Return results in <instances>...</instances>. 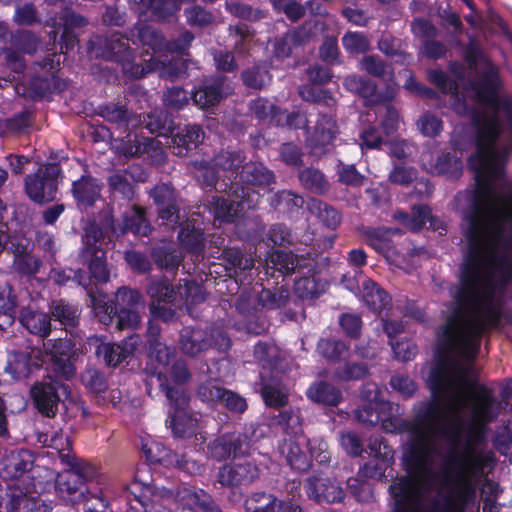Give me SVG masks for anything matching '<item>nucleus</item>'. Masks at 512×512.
I'll list each match as a JSON object with an SVG mask.
<instances>
[{"label":"nucleus","instance_id":"774afa93","mask_svg":"<svg viewBox=\"0 0 512 512\" xmlns=\"http://www.w3.org/2000/svg\"><path fill=\"white\" fill-rule=\"evenodd\" d=\"M367 374L366 366L357 363H347L336 372V377L343 381L358 380Z\"/></svg>","mask_w":512,"mask_h":512},{"label":"nucleus","instance_id":"5701e85b","mask_svg":"<svg viewBox=\"0 0 512 512\" xmlns=\"http://www.w3.org/2000/svg\"><path fill=\"white\" fill-rule=\"evenodd\" d=\"M83 487L80 476L71 470L59 473L56 478V490L59 496L65 500L83 501L85 498Z\"/></svg>","mask_w":512,"mask_h":512},{"label":"nucleus","instance_id":"5fc2aeb1","mask_svg":"<svg viewBox=\"0 0 512 512\" xmlns=\"http://www.w3.org/2000/svg\"><path fill=\"white\" fill-rule=\"evenodd\" d=\"M271 203L276 209L285 212L302 207L304 200L290 191H282L273 197Z\"/></svg>","mask_w":512,"mask_h":512},{"label":"nucleus","instance_id":"393cba45","mask_svg":"<svg viewBox=\"0 0 512 512\" xmlns=\"http://www.w3.org/2000/svg\"><path fill=\"white\" fill-rule=\"evenodd\" d=\"M136 345L137 338L132 336L122 344L101 343L96 353L102 355L108 365L117 366L135 350Z\"/></svg>","mask_w":512,"mask_h":512},{"label":"nucleus","instance_id":"680f3d73","mask_svg":"<svg viewBox=\"0 0 512 512\" xmlns=\"http://www.w3.org/2000/svg\"><path fill=\"white\" fill-rule=\"evenodd\" d=\"M461 162L455 156L444 154L438 157L434 170L438 174L458 175L461 170Z\"/></svg>","mask_w":512,"mask_h":512},{"label":"nucleus","instance_id":"dca6fc26","mask_svg":"<svg viewBox=\"0 0 512 512\" xmlns=\"http://www.w3.org/2000/svg\"><path fill=\"white\" fill-rule=\"evenodd\" d=\"M252 112L260 119H269L277 125L300 128L305 126L307 120L303 114H286L277 110L276 106L267 99H256L251 104Z\"/></svg>","mask_w":512,"mask_h":512},{"label":"nucleus","instance_id":"cd10ccee","mask_svg":"<svg viewBox=\"0 0 512 512\" xmlns=\"http://www.w3.org/2000/svg\"><path fill=\"white\" fill-rule=\"evenodd\" d=\"M204 133L197 125H187L172 137L177 155H184L188 150L196 148L202 141Z\"/></svg>","mask_w":512,"mask_h":512},{"label":"nucleus","instance_id":"c85d7f7f","mask_svg":"<svg viewBox=\"0 0 512 512\" xmlns=\"http://www.w3.org/2000/svg\"><path fill=\"white\" fill-rule=\"evenodd\" d=\"M21 324L32 333L45 337L50 332V319L46 313L24 309L20 316Z\"/></svg>","mask_w":512,"mask_h":512},{"label":"nucleus","instance_id":"338daca9","mask_svg":"<svg viewBox=\"0 0 512 512\" xmlns=\"http://www.w3.org/2000/svg\"><path fill=\"white\" fill-rule=\"evenodd\" d=\"M187 22L192 26H207L213 22L211 13L199 6H193L185 11Z\"/></svg>","mask_w":512,"mask_h":512},{"label":"nucleus","instance_id":"37998d69","mask_svg":"<svg viewBox=\"0 0 512 512\" xmlns=\"http://www.w3.org/2000/svg\"><path fill=\"white\" fill-rule=\"evenodd\" d=\"M41 262L26 251V247L19 246L14 251V268L22 274L38 272Z\"/></svg>","mask_w":512,"mask_h":512},{"label":"nucleus","instance_id":"7c9ffc66","mask_svg":"<svg viewBox=\"0 0 512 512\" xmlns=\"http://www.w3.org/2000/svg\"><path fill=\"white\" fill-rule=\"evenodd\" d=\"M210 341L205 338L201 330L184 328L180 336V346L182 351L190 356H194L210 346Z\"/></svg>","mask_w":512,"mask_h":512},{"label":"nucleus","instance_id":"f3484780","mask_svg":"<svg viewBox=\"0 0 512 512\" xmlns=\"http://www.w3.org/2000/svg\"><path fill=\"white\" fill-rule=\"evenodd\" d=\"M232 91L233 88L225 77H217L206 80L203 86L193 93L192 99L199 108L205 109L216 105Z\"/></svg>","mask_w":512,"mask_h":512},{"label":"nucleus","instance_id":"de8ad7c7","mask_svg":"<svg viewBox=\"0 0 512 512\" xmlns=\"http://www.w3.org/2000/svg\"><path fill=\"white\" fill-rule=\"evenodd\" d=\"M262 397L266 405L281 407L288 401V391L281 383L266 384L262 388Z\"/></svg>","mask_w":512,"mask_h":512},{"label":"nucleus","instance_id":"1a4fd4ad","mask_svg":"<svg viewBox=\"0 0 512 512\" xmlns=\"http://www.w3.org/2000/svg\"><path fill=\"white\" fill-rule=\"evenodd\" d=\"M166 397L173 409L170 411V427L174 435L178 437L193 435L197 428V420L185 412L189 400L186 392L183 389L167 387Z\"/></svg>","mask_w":512,"mask_h":512},{"label":"nucleus","instance_id":"2f4dec72","mask_svg":"<svg viewBox=\"0 0 512 512\" xmlns=\"http://www.w3.org/2000/svg\"><path fill=\"white\" fill-rule=\"evenodd\" d=\"M242 182L254 186H266L273 181V175L261 163H246L239 174Z\"/></svg>","mask_w":512,"mask_h":512},{"label":"nucleus","instance_id":"0e129e2a","mask_svg":"<svg viewBox=\"0 0 512 512\" xmlns=\"http://www.w3.org/2000/svg\"><path fill=\"white\" fill-rule=\"evenodd\" d=\"M273 7L285 13L292 21L298 20L304 14V8L295 0H270Z\"/></svg>","mask_w":512,"mask_h":512},{"label":"nucleus","instance_id":"3c124183","mask_svg":"<svg viewBox=\"0 0 512 512\" xmlns=\"http://www.w3.org/2000/svg\"><path fill=\"white\" fill-rule=\"evenodd\" d=\"M179 240L181 244L193 253H199L204 247L203 233L200 229L188 225L183 227L179 233Z\"/></svg>","mask_w":512,"mask_h":512},{"label":"nucleus","instance_id":"09e8293b","mask_svg":"<svg viewBox=\"0 0 512 512\" xmlns=\"http://www.w3.org/2000/svg\"><path fill=\"white\" fill-rule=\"evenodd\" d=\"M249 512H277L280 505L272 494L254 493L247 501Z\"/></svg>","mask_w":512,"mask_h":512},{"label":"nucleus","instance_id":"bb28decb","mask_svg":"<svg viewBox=\"0 0 512 512\" xmlns=\"http://www.w3.org/2000/svg\"><path fill=\"white\" fill-rule=\"evenodd\" d=\"M120 151L125 156H139L142 154H148L152 156L151 152H153L156 156L162 154L161 142L156 139H150L145 137H138L134 135L131 138L129 135V140L127 143H124L121 147H119Z\"/></svg>","mask_w":512,"mask_h":512},{"label":"nucleus","instance_id":"a19ab883","mask_svg":"<svg viewBox=\"0 0 512 512\" xmlns=\"http://www.w3.org/2000/svg\"><path fill=\"white\" fill-rule=\"evenodd\" d=\"M243 159L244 157L241 152L225 151L216 156L214 165L222 169L226 178L236 179L238 177L236 169L242 163Z\"/></svg>","mask_w":512,"mask_h":512},{"label":"nucleus","instance_id":"bf43d9fd","mask_svg":"<svg viewBox=\"0 0 512 512\" xmlns=\"http://www.w3.org/2000/svg\"><path fill=\"white\" fill-rule=\"evenodd\" d=\"M377 114L382 118L381 126L386 135H390L398 129L399 116L394 108L388 105L380 107Z\"/></svg>","mask_w":512,"mask_h":512},{"label":"nucleus","instance_id":"6e6d98bb","mask_svg":"<svg viewBox=\"0 0 512 512\" xmlns=\"http://www.w3.org/2000/svg\"><path fill=\"white\" fill-rule=\"evenodd\" d=\"M52 315L66 326H75L78 319L77 309L62 301L53 304Z\"/></svg>","mask_w":512,"mask_h":512},{"label":"nucleus","instance_id":"e433bc0d","mask_svg":"<svg viewBox=\"0 0 512 512\" xmlns=\"http://www.w3.org/2000/svg\"><path fill=\"white\" fill-rule=\"evenodd\" d=\"M40 365L38 362H31V356L27 353H15L10 358L5 370L14 379L20 380L29 375L32 366L38 367Z\"/></svg>","mask_w":512,"mask_h":512},{"label":"nucleus","instance_id":"864d4df0","mask_svg":"<svg viewBox=\"0 0 512 512\" xmlns=\"http://www.w3.org/2000/svg\"><path fill=\"white\" fill-rule=\"evenodd\" d=\"M360 69L375 77L388 80L393 78V73L390 71L389 67L376 56L364 57L360 62Z\"/></svg>","mask_w":512,"mask_h":512},{"label":"nucleus","instance_id":"412c9836","mask_svg":"<svg viewBox=\"0 0 512 512\" xmlns=\"http://www.w3.org/2000/svg\"><path fill=\"white\" fill-rule=\"evenodd\" d=\"M151 196L159 206V217L164 224L174 227L179 220V215L175 206V193L168 184L157 185L152 191Z\"/></svg>","mask_w":512,"mask_h":512},{"label":"nucleus","instance_id":"e2e57ef3","mask_svg":"<svg viewBox=\"0 0 512 512\" xmlns=\"http://www.w3.org/2000/svg\"><path fill=\"white\" fill-rule=\"evenodd\" d=\"M154 259L156 263L165 269H175L181 262V255L175 251H170L163 248H158L154 251Z\"/></svg>","mask_w":512,"mask_h":512},{"label":"nucleus","instance_id":"f03ea898","mask_svg":"<svg viewBox=\"0 0 512 512\" xmlns=\"http://www.w3.org/2000/svg\"><path fill=\"white\" fill-rule=\"evenodd\" d=\"M90 304L104 325H110L117 315L116 327L118 330L136 329L140 324L138 307L142 306L141 296L137 291L119 288L116 292V303H113L105 294L90 292Z\"/></svg>","mask_w":512,"mask_h":512},{"label":"nucleus","instance_id":"4c0bfd02","mask_svg":"<svg viewBox=\"0 0 512 512\" xmlns=\"http://www.w3.org/2000/svg\"><path fill=\"white\" fill-rule=\"evenodd\" d=\"M266 264L268 269L285 275L294 271L297 266V258L292 253L275 251L269 254Z\"/></svg>","mask_w":512,"mask_h":512},{"label":"nucleus","instance_id":"aec40b11","mask_svg":"<svg viewBox=\"0 0 512 512\" xmlns=\"http://www.w3.org/2000/svg\"><path fill=\"white\" fill-rule=\"evenodd\" d=\"M368 450L372 457L380 460L382 463L380 466H372L370 463L366 464L363 467V473L368 477L380 478L384 474L385 468L392 463L394 451L384 443L380 436L370 437Z\"/></svg>","mask_w":512,"mask_h":512},{"label":"nucleus","instance_id":"a211bd4d","mask_svg":"<svg viewBox=\"0 0 512 512\" xmlns=\"http://www.w3.org/2000/svg\"><path fill=\"white\" fill-rule=\"evenodd\" d=\"M33 464V456L29 451H11L0 460V476L4 480H16L25 476Z\"/></svg>","mask_w":512,"mask_h":512},{"label":"nucleus","instance_id":"f8f14e48","mask_svg":"<svg viewBox=\"0 0 512 512\" xmlns=\"http://www.w3.org/2000/svg\"><path fill=\"white\" fill-rule=\"evenodd\" d=\"M211 458L222 461L233 456V459L252 455V442L246 434H225L208 445Z\"/></svg>","mask_w":512,"mask_h":512},{"label":"nucleus","instance_id":"13d9d810","mask_svg":"<svg viewBox=\"0 0 512 512\" xmlns=\"http://www.w3.org/2000/svg\"><path fill=\"white\" fill-rule=\"evenodd\" d=\"M194 0H152L151 5L154 13L162 19H166L176 13L181 4L190 3Z\"/></svg>","mask_w":512,"mask_h":512},{"label":"nucleus","instance_id":"423d86ee","mask_svg":"<svg viewBox=\"0 0 512 512\" xmlns=\"http://www.w3.org/2000/svg\"><path fill=\"white\" fill-rule=\"evenodd\" d=\"M152 302L172 303L174 306L187 307L196 305L205 300V294L202 287L196 282L183 280L179 283L177 290L170 287L167 280H153L147 290Z\"/></svg>","mask_w":512,"mask_h":512},{"label":"nucleus","instance_id":"9d476101","mask_svg":"<svg viewBox=\"0 0 512 512\" xmlns=\"http://www.w3.org/2000/svg\"><path fill=\"white\" fill-rule=\"evenodd\" d=\"M59 174V167L55 164H50L38 169L34 175L27 176L25 186L28 196L36 202L54 200Z\"/></svg>","mask_w":512,"mask_h":512},{"label":"nucleus","instance_id":"0eeeda50","mask_svg":"<svg viewBox=\"0 0 512 512\" xmlns=\"http://www.w3.org/2000/svg\"><path fill=\"white\" fill-rule=\"evenodd\" d=\"M252 447V455L235 458L232 462L221 466L217 473V481L221 486H246L256 481L260 476V469Z\"/></svg>","mask_w":512,"mask_h":512},{"label":"nucleus","instance_id":"b1692460","mask_svg":"<svg viewBox=\"0 0 512 512\" xmlns=\"http://www.w3.org/2000/svg\"><path fill=\"white\" fill-rule=\"evenodd\" d=\"M174 356V352L164 343L155 341L151 345L150 360L157 362L154 374L157 377L160 387L167 393L170 387L167 379L168 368Z\"/></svg>","mask_w":512,"mask_h":512},{"label":"nucleus","instance_id":"6ab92c4d","mask_svg":"<svg viewBox=\"0 0 512 512\" xmlns=\"http://www.w3.org/2000/svg\"><path fill=\"white\" fill-rule=\"evenodd\" d=\"M307 445V439L303 435H297L284 439L279 449L291 468L305 471L310 466V459L303 449Z\"/></svg>","mask_w":512,"mask_h":512},{"label":"nucleus","instance_id":"052dcab7","mask_svg":"<svg viewBox=\"0 0 512 512\" xmlns=\"http://www.w3.org/2000/svg\"><path fill=\"white\" fill-rule=\"evenodd\" d=\"M109 185L113 193L121 195L125 199H131L134 191L126 174L115 173L109 177Z\"/></svg>","mask_w":512,"mask_h":512},{"label":"nucleus","instance_id":"69168bd1","mask_svg":"<svg viewBox=\"0 0 512 512\" xmlns=\"http://www.w3.org/2000/svg\"><path fill=\"white\" fill-rule=\"evenodd\" d=\"M244 83L252 88H261L265 86L269 81L270 77L266 70L256 67L247 70L242 75Z\"/></svg>","mask_w":512,"mask_h":512},{"label":"nucleus","instance_id":"79ce46f5","mask_svg":"<svg viewBox=\"0 0 512 512\" xmlns=\"http://www.w3.org/2000/svg\"><path fill=\"white\" fill-rule=\"evenodd\" d=\"M394 217L410 230L417 231L430 219V209L427 206H417L413 208L412 216L397 212Z\"/></svg>","mask_w":512,"mask_h":512},{"label":"nucleus","instance_id":"f257e3e1","mask_svg":"<svg viewBox=\"0 0 512 512\" xmlns=\"http://www.w3.org/2000/svg\"><path fill=\"white\" fill-rule=\"evenodd\" d=\"M481 472H409L390 485L392 512H465Z\"/></svg>","mask_w":512,"mask_h":512},{"label":"nucleus","instance_id":"7ed1b4c3","mask_svg":"<svg viewBox=\"0 0 512 512\" xmlns=\"http://www.w3.org/2000/svg\"><path fill=\"white\" fill-rule=\"evenodd\" d=\"M106 47L108 57L120 62L123 72L130 77L139 78L147 72H158L160 77L172 79L183 72V61L168 55L153 56L149 60L144 59L147 62L146 67L134 64L128 40L119 35H112L107 40Z\"/></svg>","mask_w":512,"mask_h":512},{"label":"nucleus","instance_id":"a18cd8bd","mask_svg":"<svg viewBox=\"0 0 512 512\" xmlns=\"http://www.w3.org/2000/svg\"><path fill=\"white\" fill-rule=\"evenodd\" d=\"M254 357L263 367H274L282 358V352L275 344L259 343L255 347Z\"/></svg>","mask_w":512,"mask_h":512},{"label":"nucleus","instance_id":"9b49d317","mask_svg":"<svg viewBox=\"0 0 512 512\" xmlns=\"http://www.w3.org/2000/svg\"><path fill=\"white\" fill-rule=\"evenodd\" d=\"M32 398L37 409L48 417L54 416L58 411V404L70 395L68 385L58 381L35 384L31 389Z\"/></svg>","mask_w":512,"mask_h":512},{"label":"nucleus","instance_id":"4468645a","mask_svg":"<svg viewBox=\"0 0 512 512\" xmlns=\"http://www.w3.org/2000/svg\"><path fill=\"white\" fill-rule=\"evenodd\" d=\"M175 500L180 512H222L203 489L184 486L177 490Z\"/></svg>","mask_w":512,"mask_h":512},{"label":"nucleus","instance_id":"4d7b16f0","mask_svg":"<svg viewBox=\"0 0 512 512\" xmlns=\"http://www.w3.org/2000/svg\"><path fill=\"white\" fill-rule=\"evenodd\" d=\"M344 48L351 54L364 53L369 48V41L367 38L357 32H349L342 38Z\"/></svg>","mask_w":512,"mask_h":512},{"label":"nucleus","instance_id":"ea45409f","mask_svg":"<svg viewBox=\"0 0 512 512\" xmlns=\"http://www.w3.org/2000/svg\"><path fill=\"white\" fill-rule=\"evenodd\" d=\"M301 184L316 194H323L329 189V183L324 175L316 169H305L299 174Z\"/></svg>","mask_w":512,"mask_h":512},{"label":"nucleus","instance_id":"20e7f679","mask_svg":"<svg viewBox=\"0 0 512 512\" xmlns=\"http://www.w3.org/2000/svg\"><path fill=\"white\" fill-rule=\"evenodd\" d=\"M361 397L366 403L355 411L359 422L372 426L380 424L388 433L400 429L399 407L381 399L376 384H366L361 391Z\"/></svg>","mask_w":512,"mask_h":512},{"label":"nucleus","instance_id":"a878e982","mask_svg":"<svg viewBox=\"0 0 512 512\" xmlns=\"http://www.w3.org/2000/svg\"><path fill=\"white\" fill-rule=\"evenodd\" d=\"M73 195L82 206H91L99 197L101 185L91 176H83L73 183Z\"/></svg>","mask_w":512,"mask_h":512},{"label":"nucleus","instance_id":"4be33fe9","mask_svg":"<svg viewBox=\"0 0 512 512\" xmlns=\"http://www.w3.org/2000/svg\"><path fill=\"white\" fill-rule=\"evenodd\" d=\"M339 133L335 120L330 116H320L309 130L307 142L312 148H325L333 143Z\"/></svg>","mask_w":512,"mask_h":512},{"label":"nucleus","instance_id":"473e14b6","mask_svg":"<svg viewBox=\"0 0 512 512\" xmlns=\"http://www.w3.org/2000/svg\"><path fill=\"white\" fill-rule=\"evenodd\" d=\"M151 228L144 218V211L137 207H130L123 217V224L119 227L121 233L132 231L134 234L146 236Z\"/></svg>","mask_w":512,"mask_h":512},{"label":"nucleus","instance_id":"58836bf2","mask_svg":"<svg viewBox=\"0 0 512 512\" xmlns=\"http://www.w3.org/2000/svg\"><path fill=\"white\" fill-rule=\"evenodd\" d=\"M309 211L329 228H335L340 223L339 213L328 204L312 199L308 203Z\"/></svg>","mask_w":512,"mask_h":512},{"label":"nucleus","instance_id":"39448f33","mask_svg":"<svg viewBox=\"0 0 512 512\" xmlns=\"http://www.w3.org/2000/svg\"><path fill=\"white\" fill-rule=\"evenodd\" d=\"M259 193L249 187L233 183L229 187L227 198L213 197L210 209L219 221L232 222L244 209H252L259 202Z\"/></svg>","mask_w":512,"mask_h":512},{"label":"nucleus","instance_id":"c03bdc74","mask_svg":"<svg viewBox=\"0 0 512 512\" xmlns=\"http://www.w3.org/2000/svg\"><path fill=\"white\" fill-rule=\"evenodd\" d=\"M133 37L137 36L138 40L144 45L148 46L156 54L161 51L164 46V40L162 35L153 27L141 26L136 27L132 31Z\"/></svg>","mask_w":512,"mask_h":512},{"label":"nucleus","instance_id":"8fccbe9b","mask_svg":"<svg viewBox=\"0 0 512 512\" xmlns=\"http://www.w3.org/2000/svg\"><path fill=\"white\" fill-rule=\"evenodd\" d=\"M344 85L349 91L362 96L371 103L374 102L372 98L375 96L376 86L370 80L359 76H350L345 78Z\"/></svg>","mask_w":512,"mask_h":512},{"label":"nucleus","instance_id":"49530a36","mask_svg":"<svg viewBox=\"0 0 512 512\" xmlns=\"http://www.w3.org/2000/svg\"><path fill=\"white\" fill-rule=\"evenodd\" d=\"M256 300H258L259 304L265 308H275L278 306L275 295L272 294L270 290L263 289L257 298L250 295H242L238 300L237 308L241 312L249 313L251 310L250 306L254 305Z\"/></svg>","mask_w":512,"mask_h":512},{"label":"nucleus","instance_id":"c9c22d12","mask_svg":"<svg viewBox=\"0 0 512 512\" xmlns=\"http://www.w3.org/2000/svg\"><path fill=\"white\" fill-rule=\"evenodd\" d=\"M310 400L325 405H337L341 400V393L335 387L327 383H315L307 390Z\"/></svg>","mask_w":512,"mask_h":512},{"label":"nucleus","instance_id":"2eb2a0df","mask_svg":"<svg viewBox=\"0 0 512 512\" xmlns=\"http://www.w3.org/2000/svg\"><path fill=\"white\" fill-rule=\"evenodd\" d=\"M304 488L309 499L316 503H337L341 502L345 496L342 487L329 477H310Z\"/></svg>","mask_w":512,"mask_h":512},{"label":"nucleus","instance_id":"603ef678","mask_svg":"<svg viewBox=\"0 0 512 512\" xmlns=\"http://www.w3.org/2000/svg\"><path fill=\"white\" fill-rule=\"evenodd\" d=\"M317 349L323 357L330 360L344 358L348 353V347L343 342L332 339L320 340Z\"/></svg>","mask_w":512,"mask_h":512},{"label":"nucleus","instance_id":"72a5a7b5","mask_svg":"<svg viewBox=\"0 0 512 512\" xmlns=\"http://www.w3.org/2000/svg\"><path fill=\"white\" fill-rule=\"evenodd\" d=\"M40 441L54 449L63 464H72L71 443L69 437L61 429L52 432L51 435L45 434L41 436Z\"/></svg>","mask_w":512,"mask_h":512},{"label":"nucleus","instance_id":"6e6552de","mask_svg":"<svg viewBox=\"0 0 512 512\" xmlns=\"http://www.w3.org/2000/svg\"><path fill=\"white\" fill-rule=\"evenodd\" d=\"M102 238V231L96 226H90L85 231L83 240L84 249L82 258L88 264V268L93 278L100 282H107L109 279V270L105 262V252L101 244H98Z\"/></svg>","mask_w":512,"mask_h":512},{"label":"nucleus","instance_id":"ddd939ff","mask_svg":"<svg viewBox=\"0 0 512 512\" xmlns=\"http://www.w3.org/2000/svg\"><path fill=\"white\" fill-rule=\"evenodd\" d=\"M46 358L49 359L52 369L61 377L68 379L74 375L72 364L73 344L69 339L47 340L43 343Z\"/></svg>","mask_w":512,"mask_h":512},{"label":"nucleus","instance_id":"f704fd0d","mask_svg":"<svg viewBox=\"0 0 512 512\" xmlns=\"http://www.w3.org/2000/svg\"><path fill=\"white\" fill-rule=\"evenodd\" d=\"M360 294L367 307L375 311L382 310L390 302V298L385 291L380 289L377 284L371 280L363 281Z\"/></svg>","mask_w":512,"mask_h":512},{"label":"nucleus","instance_id":"c756f323","mask_svg":"<svg viewBox=\"0 0 512 512\" xmlns=\"http://www.w3.org/2000/svg\"><path fill=\"white\" fill-rule=\"evenodd\" d=\"M398 229L379 228L368 233L367 239L369 245L379 253H382L388 260L396 262L392 259L394 248L391 245V236L399 233Z\"/></svg>","mask_w":512,"mask_h":512}]
</instances>
